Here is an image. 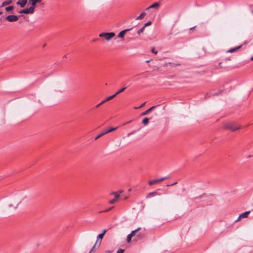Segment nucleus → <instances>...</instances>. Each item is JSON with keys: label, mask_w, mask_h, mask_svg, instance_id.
<instances>
[{"label": "nucleus", "mask_w": 253, "mask_h": 253, "mask_svg": "<svg viewBox=\"0 0 253 253\" xmlns=\"http://www.w3.org/2000/svg\"><path fill=\"white\" fill-rule=\"evenodd\" d=\"M242 128V126H237L234 122H229L226 123L224 126V128L229 129L232 131L238 130Z\"/></svg>", "instance_id": "nucleus-1"}, {"label": "nucleus", "mask_w": 253, "mask_h": 253, "mask_svg": "<svg viewBox=\"0 0 253 253\" xmlns=\"http://www.w3.org/2000/svg\"><path fill=\"white\" fill-rule=\"evenodd\" d=\"M115 34L113 32L101 33L99 35V37L105 38L106 40L109 41L115 36Z\"/></svg>", "instance_id": "nucleus-2"}, {"label": "nucleus", "mask_w": 253, "mask_h": 253, "mask_svg": "<svg viewBox=\"0 0 253 253\" xmlns=\"http://www.w3.org/2000/svg\"><path fill=\"white\" fill-rule=\"evenodd\" d=\"M141 229V228L139 227L137 229L132 231L130 234H128L126 237V241L129 243L131 241L132 237L134 235V234L138 232Z\"/></svg>", "instance_id": "nucleus-3"}, {"label": "nucleus", "mask_w": 253, "mask_h": 253, "mask_svg": "<svg viewBox=\"0 0 253 253\" xmlns=\"http://www.w3.org/2000/svg\"><path fill=\"white\" fill-rule=\"evenodd\" d=\"M6 19L9 22H15L18 20V16L15 15H8Z\"/></svg>", "instance_id": "nucleus-4"}, {"label": "nucleus", "mask_w": 253, "mask_h": 253, "mask_svg": "<svg viewBox=\"0 0 253 253\" xmlns=\"http://www.w3.org/2000/svg\"><path fill=\"white\" fill-rule=\"evenodd\" d=\"M104 235L103 234L101 233L99 234L97 236V240L95 243V245H97L98 247H99L101 243V240L103 238Z\"/></svg>", "instance_id": "nucleus-5"}, {"label": "nucleus", "mask_w": 253, "mask_h": 253, "mask_svg": "<svg viewBox=\"0 0 253 253\" xmlns=\"http://www.w3.org/2000/svg\"><path fill=\"white\" fill-rule=\"evenodd\" d=\"M115 195V198L109 201V203L113 204L115 203L117 200L120 198V195L117 192H113L112 193Z\"/></svg>", "instance_id": "nucleus-6"}, {"label": "nucleus", "mask_w": 253, "mask_h": 253, "mask_svg": "<svg viewBox=\"0 0 253 253\" xmlns=\"http://www.w3.org/2000/svg\"><path fill=\"white\" fill-rule=\"evenodd\" d=\"M27 2V0H19L16 4L19 5L21 7H24Z\"/></svg>", "instance_id": "nucleus-7"}, {"label": "nucleus", "mask_w": 253, "mask_h": 253, "mask_svg": "<svg viewBox=\"0 0 253 253\" xmlns=\"http://www.w3.org/2000/svg\"><path fill=\"white\" fill-rule=\"evenodd\" d=\"M250 211H246L242 214H240V216L238 217V219L236 220V221H239L240 218H246L248 216L249 214L250 213Z\"/></svg>", "instance_id": "nucleus-8"}, {"label": "nucleus", "mask_w": 253, "mask_h": 253, "mask_svg": "<svg viewBox=\"0 0 253 253\" xmlns=\"http://www.w3.org/2000/svg\"><path fill=\"white\" fill-rule=\"evenodd\" d=\"M131 29H127L124 30L120 32L118 35L119 38H123L125 36V34L127 32L131 30Z\"/></svg>", "instance_id": "nucleus-9"}, {"label": "nucleus", "mask_w": 253, "mask_h": 253, "mask_svg": "<svg viewBox=\"0 0 253 253\" xmlns=\"http://www.w3.org/2000/svg\"><path fill=\"white\" fill-rule=\"evenodd\" d=\"M160 6V4L159 2H155L150 6H149L148 7L146 8V10H148L150 8H158Z\"/></svg>", "instance_id": "nucleus-10"}, {"label": "nucleus", "mask_w": 253, "mask_h": 253, "mask_svg": "<svg viewBox=\"0 0 253 253\" xmlns=\"http://www.w3.org/2000/svg\"><path fill=\"white\" fill-rule=\"evenodd\" d=\"M156 106H153L152 107H151V108H150L149 109H148V110L145 111L144 112H143L141 114V116H145V115H146L147 114H148V113H149L151 111H152L153 110H154L155 108H156Z\"/></svg>", "instance_id": "nucleus-11"}, {"label": "nucleus", "mask_w": 253, "mask_h": 253, "mask_svg": "<svg viewBox=\"0 0 253 253\" xmlns=\"http://www.w3.org/2000/svg\"><path fill=\"white\" fill-rule=\"evenodd\" d=\"M158 195V193L157 192H151V193H149L147 196H146V198H151V197H154L156 195Z\"/></svg>", "instance_id": "nucleus-12"}, {"label": "nucleus", "mask_w": 253, "mask_h": 253, "mask_svg": "<svg viewBox=\"0 0 253 253\" xmlns=\"http://www.w3.org/2000/svg\"><path fill=\"white\" fill-rule=\"evenodd\" d=\"M42 0H29V3L33 6L36 5L37 3L40 2Z\"/></svg>", "instance_id": "nucleus-13"}, {"label": "nucleus", "mask_w": 253, "mask_h": 253, "mask_svg": "<svg viewBox=\"0 0 253 253\" xmlns=\"http://www.w3.org/2000/svg\"><path fill=\"white\" fill-rule=\"evenodd\" d=\"M242 47V45H239L237 47H234V48H231L230 49H229V50L227 51V52H233L236 50H237L238 49L241 48Z\"/></svg>", "instance_id": "nucleus-14"}, {"label": "nucleus", "mask_w": 253, "mask_h": 253, "mask_svg": "<svg viewBox=\"0 0 253 253\" xmlns=\"http://www.w3.org/2000/svg\"><path fill=\"white\" fill-rule=\"evenodd\" d=\"M146 14V13L145 12H142L140 14V15H139L138 16H137L136 18V20H141V19H142L145 17Z\"/></svg>", "instance_id": "nucleus-15"}, {"label": "nucleus", "mask_w": 253, "mask_h": 253, "mask_svg": "<svg viewBox=\"0 0 253 253\" xmlns=\"http://www.w3.org/2000/svg\"><path fill=\"white\" fill-rule=\"evenodd\" d=\"M106 134L105 130L102 131L101 133H100L95 138V140L98 139L99 138L101 137L103 135Z\"/></svg>", "instance_id": "nucleus-16"}, {"label": "nucleus", "mask_w": 253, "mask_h": 253, "mask_svg": "<svg viewBox=\"0 0 253 253\" xmlns=\"http://www.w3.org/2000/svg\"><path fill=\"white\" fill-rule=\"evenodd\" d=\"M126 87H124L121 88L116 93H115L114 95H115V96H116V95H117L119 93L123 92L126 89Z\"/></svg>", "instance_id": "nucleus-17"}, {"label": "nucleus", "mask_w": 253, "mask_h": 253, "mask_svg": "<svg viewBox=\"0 0 253 253\" xmlns=\"http://www.w3.org/2000/svg\"><path fill=\"white\" fill-rule=\"evenodd\" d=\"M29 14H32L35 11V7L34 6H30L29 8H28Z\"/></svg>", "instance_id": "nucleus-18"}, {"label": "nucleus", "mask_w": 253, "mask_h": 253, "mask_svg": "<svg viewBox=\"0 0 253 253\" xmlns=\"http://www.w3.org/2000/svg\"><path fill=\"white\" fill-rule=\"evenodd\" d=\"M118 128V127H110L107 129H106L105 131H106V133H109L110 132H111L112 131H114V130H116Z\"/></svg>", "instance_id": "nucleus-19"}, {"label": "nucleus", "mask_w": 253, "mask_h": 253, "mask_svg": "<svg viewBox=\"0 0 253 253\" xmlns=\"http://www.w3.org/2000/svg\"><path fill=\"white\" fill-rule=\"evenodd\" d=\"M157 183H158V182L157 181V179H153V180H151L149 181V184L150 185H152L155 184Z\"/></svg>", "instance_id": "nucleus-20"}, {"label": "nucleus", "mask_w": 253, "mask_h": 253, "mask_svg": "<svg viewBox=\"0 0 253 253\" xmlns=\"http://www.w3.org/2000/svg\"><path fill=\"white\" fill-rule=\"evenodd\" d=\"M12 1L11 0H7L2 2V6H4L5 5L9 4L11 3Z\"/></svg>", "instance_id": "nucleus-21"}, {"label": "nucleus", "mask_w": 253, "mask_h": 253, "mask_svg": "<svg viewBox=\"0 0 253 253\" xmlns=\"http://www.w3.org/2000/svg\"><path fill=\"white\" fill-rule=\"evenodd\" d=\"M19 12L20 13H24V14H29L28 8L21 10Z\"/></svg>", "instance_id": "nucleus-22"}, {"label": "nucleus", "mask_w": 253, "mask_h": 253, "mask_svg": "<svg viewBox=\"0 0 253 253\" xmlns=\"http://www.w3.org/2000/svg\"><path fill=\"white\" fill-rule=\"evenodd\" d=\"M115 95L113 94L112 95V96H109L108 97L106 98L105 99L103 100L104 101H105V103L107 101H108L111 99H112L113 98H114L115 97Z\"/></svg>", "instance_id": "nucleus-23"}, {"label": "nucleus", "mask_w": 253, "mask_h": 253, "mask_svg": "<svg viewBox=\"0 0 253 253\" xmlns=\"http://www.w3.org/2000/svg\"><path fill=\"white\" fill-rule=\"evenodd\" d=\"M149 121V119L148 118H145L143 119L142 122L144 125H146L148 124Z\"/></svg>", "instance_id": "nucleus-24"}, {"label": "nucleus", "mask_w": 253, "mask_h": 253, "mask_svg": "<svg viewBox=\"0 0 253 253\" xmlns=\"http://www.w3.org/2000/svg\"><path fill=\"white\" fill-rule=\"evenodd\" d=\"M14 9V6H9L8 7H6L5 8V10L6 11H9L10 10H12Z\"/></svg>", "instance_id": "nucleus-25"}, {"label": "nucleus", "mask_w": 253, "mask_h": 253, "mask_svg": "<svg viewBox=\"0 0 253 253\" xmlns=\"http://www.w3.org/2000/svg\"><path fill=\"white\" fill-rule=\"evenodd\" d=\"M145 28L144 27H142L141 29H140L138 31H137V34L138 35H140L144 31Z\"/></svg>", "instance_id": "nucleus-26"}, {"label": "nucleus", "mask_w": 253, "mask_h": 253, "mask_svg": "<svg viewBox=\"0 0 253 253\" xmlns=\"http://www.w3.org/2000/svg\"><path fill=\"white\" fill-rule=\"evenodd\" d=\"M151 51L153 53L155 54H156L158 53L157 51L156 50L154 47L152 48Z\"/></svg>", "instance_id": "nucleus-27"}, {"label": "nucleus", "mask_w": 253, "mask_h": 253, "mask_svg": "<svg viewBox=\"0 0 253 253\" xmlns=\"http://www.w3.org/2000/svg\"><path fill=\"white\" fill-rule=\"evenodd\" d=\"M151 23H152L151 21H148L147 23H145L143 27H144V28H145L146 27L150 25L151 24Z\"/></svg>", "instance_id": "nucleus-28"}, {"label": "nucleus", "mask_w": 253, "mask_h": 253, "mask_svg": "<svg viewBox=\"0 0 253 253\" xmlns=\"http://www.w3.org/2000/svg\"><path fill=\"white\" fill-rule=\"evenodd\" d=\"M124 250L122 249H119L117 253H124Z\"/></svg>", "instance_id": "nucleus-29"}, {"label": "nucleus", "mask_w": 253, "mask_h": 253, "mask_svg": "<svg viewBox=\"0 0 253 253\" xmlns=\"http://www.w3.org/2000/svg\"><path fill=\"white\" fill-rule=\"evenodd\" d=\"M145 102L143 103V104H142L140 106L138 107H135L134 108L135 109H138V108H140L141 107H142L145 104Z\"/></svg>", "instance_id": "nucleus-30"}, {"label": "nucleus", "mask_w": 253, "mask_h": 253, "mask_svg": "<svg viewBox=\"0 0 253 253\" xmlns=\"http://www.w3.org/2000/svg\"><path fill=\"white\" fill-rule=\"evenodd\" d=\"M136 131V130H133L132 131V132H129L127 134V136H129L130 135H131V134L134 133Z\"/></svg>", "instance_id": "nucleus-31"}, {"label": "nucleus", "mask_w": 253, "mask_h": 253, "mask_svg": "<svg viewBox=\"0 0 253 253\" xmlns=\"http://www.w3.org/2000/svg\"><path fill=\"white\" fill-rule=\"evenodd\" d=\"M97 246H98V245H95V244L94 245V246L92 247V248L90 250V252H94L95 250V247Z\"/></svg>", "instance_id": "nucleus-32"}, {"label": "nucleus", "mask_w": 253, "mask_h": 253, "mask_svg": "<svg viewBox=\"0 0 253 253\" xmlns=\"http://www.w3.org/2000/svg\"><path fill=\"white\" fill-rule=\"evenodd\" d=\"M167 178H168V177H164L161 178V180L162 181H163V180H164L165 179H167Z\"/></svg>", "instance_id": "nucleus-33"}, {"label": "nucleus", "mask_w": 253, "mask_h": 253, "mask_svg": "<svg viewBox=\"0 0 253 253\" xmlns=\"http://www.w3.org/2000/svg\"><path fill=\"white\" fill-rule=\"evenodd\" d=\"M107 230L106 229H104V230L103 231V232H102V234H103V235L104 236L105 234L107 232Z\"/></svg>", "instance_id": "nucleus-34"}, {"label": "nucleus", "mask_w": 253, "mask_h": 253, "mask_svg": "<svg viewBox=\"0 0 253 253\" xmlns=\"http://www.w3.org/2000/svg\"><path fill=\"white\" fill-rule=\"evenodd\" d=\"M170 64H171V63H170ZM172 65H173V66H180V64H178V63H177V64H174V63H172Z\"/></svg>", "instance_id": "nucleus-35"}, {"label": "nucleus", "mask_w": 253, "mask_h": 253, "mask_svg": "<svg viewBox=\"0 0 253 253\" xmlns=\"http://www.w3.org/2000/svg\"><path fill=\"white\" fill-rule=\"evenodd\" d=\"M101 106V104H97L96 106H95V108H98L99 107H100Z\"/></svg>", "instance_id": "nucleus-36"}, {"label": "nucleus", "mask_w": 253, "mask_h": 253, "mask_svg": "<svg viewBox=\"0 0 253 253\" xmlns=\"http://www.w3.org/2000/svg\"><path fill=\"white\" fill-rule=\"evenodd\" d=\"M105 103V101L104 100H102L99 104H101V105Z\"/></svg>", "instance_id": "nucleus-37"}, {"label": "nucleus", "mask_w": 253, "mask_h": 253, "mask_svg": "<svg viewBox=\"0 0 253 253\" xmlns=\"http://www.w3.org/2000/svg\"><path fill=\"white\" fill-rule=\"evenodd\" d=\"M176 183H177V182H175L173 184H170V185L172 186V185H175ZM170 186V185H168V186Z\"/></svg>", "instance_id": "nucleus-38"}, {"label": "nucleus", "mask_w": 253, "mask_h": 253, "mask_svg": "<svg viewBox=\"0 0 253 253\" xmlns=\"http://www.w3.org/2000/svg\"><path fill=\"white\" fill-rule=\"evenodd\" d=\"M131 121H128V122H126V123H125V124H124V125H126V124L129 123H130Z\"/></svg>", "instance_id": "nucleus-39"}, {"label": "nucleus", "mask_w": 253, "mask_h": 253, "mask_svg": "<svg viewBox=\"0 0 253 253\" xmlns=\"http://www.w3.org/2000/svg\"><path fill=\"white\" fill-rule=\"evenodd\" d=\"M157 181H158V182H161L162 181H161V178H160V179H157Z\"/></svg>", "instance_id": "nucleus-40"}, {"label": "nucleus", "mask_w": 253, "mask_h": 253, "mask_svg": "<svg viewBox=\"0 0 253 253\" xmlns=\"http://www.w3.org/2000/svg\"><path fill=\"white\" fill-rule=\"evenodd\" d=\"M109 210H107L104 211H100V212H105V211H109Z\"/></svg>", "instance_id": "nucleus-41"}, {"label": "nucleus", "mask_w": 253, "mask_h": 253, "mask_svg": "<svg viewBox=\"0 0 253 253\" xmlns=\"http://www.w3.org/2000/svg\"><path fill=\"white\" fill-rule=\"evenodd\" d=\"M46 46V44H44L43 45H42V47H44L45 46Z\"/></svg>", "instance_id": "nucleus-42"}, {"label": "nucleus", "mask_w": 253, "mask_h": 253, "mask_svg": "<svg viewBox=\"0 0 253 253\" xmlns=\"http://www.w3.org/2000/svg\"><path fill=\"white\" fill-rule=\"evenodd\" d=\"M251 61H253V57H252L251 58Z\"/></svg>", "instance_id": "nucleus-43"}, {"label": "nucleus", "mask_w": 253, "mask_h": 253, "mask_svg": "<svg viewBox=\"0 0 253 253\" xmlns=\"http://www.w3.org/2000/svg\"><path fill=\"white\" fill-rule=\"evenodd\" d=\"M97 40V39H94L93 41V42H95V41H96Z\"/></svg>", "instance_id": "nucleus-44"}, {"label": "nucleus", "mask_w": 253, "mask_h": 253, "mask_svg": "<svg viewBox=\"0 0 253 253\" xmlns=\"http://www.w3.org/2000/svg\"><path fill=\"white\" fill-rule=\"evenodd\" d=\"M194 28H195L194 27H192V28H190V29H191V30H193V29H194Z\"/></svg>", "instance_id": "nucleus-45"}, {"label": "nucleus", "mask_w": 253, "mask_h": 253, "mask_svg": "<svg viewBox=\"0 0 253 253\" xmlns=\"http://www.w3.org/2000/svg\"><path fill=\"white\" fill-rule=\"evenodd\" d=\"M149 62H150V60H147V61H146V62H147V63H149Z\"/></svg>", "instance_id": "nucleus-46"}, {"label": "nucleus", "mask_w": 253, "mask_h": 253, "mask_svg": "<svg viewBox=\"0 0 253 253\" xmlns=\"http://www.w3.org/2000/svg\"><path fill=\"white\" fill-rule=\"evenodd\" d=\"M1 14V12H0V15Z\"/></svg>", "instance_id": "nucleus-47"}, {"label": "nucleus", "mask_w": 253, "mask_h": 253, "mask_svg": "<svg viewBox=\"0 0 253 253\" xmlns=\"http://www.w3.org/2000/svg\"><path fill=\"white\" fill-rule=\"evenodd\" d=\"M252 13H253V10L252 11Z\"/></svg>", "instance_id": "nucleus-48"}, {"label": "nucleus", "mask_w": 253, "mask_h": 253, "mask_svg": "<svg viewBox=\"0 0 253 253\" xmlns=\"http://www.w3.org/2000/svg\"><path fill=\"white\" fill-rule=\"evenodd\" d=\"M89 253H91V252H90Z\"/></svg>", "instance_id": "nucleus-49"}]
</instances>
